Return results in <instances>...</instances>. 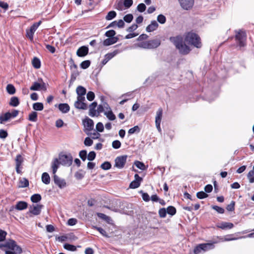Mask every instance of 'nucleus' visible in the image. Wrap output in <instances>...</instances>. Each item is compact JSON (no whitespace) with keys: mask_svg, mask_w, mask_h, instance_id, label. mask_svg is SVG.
I'll use <instances>...</instances> for the list:
<instances>
[{"mask_svg":"<svg viewBox=\"0 0 254 254\" xmlns=\"http://www.w3.org/2000/svg\"><path fill=\"white\" fill-rule=\"evenodd\" d=\"M170 41L175 45L180 53L183 55H187L190 51V47L184 43L183 37L181 35L171 37Z\"/></svg>","mask_w":254,"mask_h":254,"instance_id":"obj_1","label":"nucleus"},{"mask_svg":"<svg viewBox=\"0 0 254 254\" xmlns=\"http://www.w3.org/2000/svg\"><path fill=\"white\" fill-rule=\"evenodd\" d=\"M185 40L187 43L193 45L197 48L201 47L200 38L195 33L192 32L188 33L186 36Z\"/></svg>","mask_w":254,"mask_h":254,"instance_id":"obj_2","label":"nucleus"},{"mask_svg":"<svg viewBox=\"0 0 254 254\" xmlns=\"http://www.w3.org/2000/svg\"><path fill=\"white\" fill-rule=\"evenodd\" d=\"M2 247H5L9 249V250H16V253H17V254H21L22 253V249L19 246H17L15 242L12 240H9L4 244L0 245V248Z\"/></svg>","mask_w":254,"mask_h":254,"instance_id":"obj_3","label":"nucleus"},{"mask_svg":"<svg viewBox=\"0 0 254 254\" xmlns=\"http://www.w3.org/2000/svg\"><path fill=\"white\" fill-rule=\"evenodd\" d=\"M59 161L62 165L69 166L72 162V157L70 154H61L59 156Z\"/></svg>","mask_w":254,"mask_h":254,"instance_id":"obj_4","label":"nucleus"},{"mask_svg":"<svg viewBox=\"0 0 254 254\" xmlns=\"http://www.w3.org/2000/svg\"><path fill=\"white\" fill-rule=\"evenodd\" d=\"M235 38L240 47H243L246 45V34L245 32L241 30L237 32Z\"/></svg>","mask_w":254,"mask_h":254,"instance_id":"obj_5","label":"nucleus"},{"mask_svg":"<svg viewBox=\"0 0 254 254\" xmlns=\"http://www.w3.org/2000/svg\"><path fill=\"white\" fill-rule=\"evenodd\" d=\"M84 125V132L87 134L89 135V132L93 130L94 127V122L92 120L89 118H86L83 121Z\"/></svg>","mask_w":254,"mask_h":254,"instance_id":"obj_6","label":"nucleus"},{"mask_svg":"<svg viewBox=\"0 0 254 254\" xmlns=\"http://www.w3.org/2000/svg\"><path fill=\"white\" fill-rule=\"evenodd\" d=\"M127 156L124 155L121 156L117 157L115 159V166L119 169L123 168L127 161Z\"/></svg>","mask_w":254,"mask_h":254,"instance_id":"obj_7","label":"nucleus"},{"mask_svg":"<svg viewBox=\"0 0 254 254\" xmlns=\"http://www.w3.org/2000/svg\"><path fill=\"white\" fill-rule=\"evenodd\" d=\"M163 114V110L160 108L156 112V116L155 118V124L156 127L159 132H161V128L160 127V124L162 120Z\"/></svg>","mask_w":254,"mask_h":254,"instance_id":"obj_8","label":"nucleus"},{"mask_svg":"<svg viewBox=\"0 0 254 254\" xmlns=\"http://www.w3.org/2000/svg\"><path fill=\"white\" fill-rule=\"evenodd\" d=\"M43 207L44 206L42 204H33L29 207L28 213H32L34 215H38L40 214Z\"/></svg>","mask_w":254,"mask_h":254,"instance_id":"obj_9","label":"nucleus"},{"mask_svg":"<svg viewBox=\"0 0 254 254\" xmlns=\"http://www.w3.org/2000/svg\"><path fill=\"white\" fill-rule=\"evenodd\" d=\"M181 7L186 10H188L192 7L194 4V0H178Z\"/></svg>","mask_w":254,"mask_h":254,"instance_id":"obj_10","label":"nucleus"},{"mask_svg":"<svg viewBox=\"0 0 254 254\" xmlns=\"http://www.w3.org/2000/svg\"><path fill=\"white\" fill-rule=\"evenodd\" d=\"M142 181V178L136 174L134 175V180L132 181L129 185V188L131 189H136L140 186V183Z\"/></svg>","mask_w":254,"mask_h":254,"instance_id":"obj_11","label":"nucleus"},{"mask_svg":"<svg viewBox=\"0 0 254 254\" xmlns=\"http://www.w3.org/2000/svg\"><path fill=\"white\" fill-rule=\"evenodd\" d=\"M119 53V50H116L112 53H108L106 55H105L104 57V59L102 62V64H103V65L106 64L109 60L112 59L113 57H114Z\"/></svg>","mask_w":254,"mask_h":254,"instance_id":"obj_12","label":"nucleus"},{"mask_svg":"<svg viewBox=\"0 0 254 254\" xmlns=\"http://www.w3.org/2000/svg\"><path fill=\"white\" fill-rule=\"evenodd\" d=\"M54 181L56 185L61 189L64 188L66 186V183L64 179L59 177L57 175L54 176Z\"/></svg>","mask_w":254,"mask_h":254,"instance_id":"obj_13","label":"nucleus"},{"mask_svg":"<svg viewBox=\"0 0 254 254\" xmlns=\"http://www.w3.org/2000/svg\"><path fill=\"white\" fill-rule=\"evenodd\" d=\"M88 53V48L85 46L80 47L76 51V55L78 57H83Z\"/></svg>","mask_w":254,"mask_h":254,"instance_id":"obj_14","label":"nucleus"},{"mask_svg":"<svg viewBox=\"0 0 254 254\" xmlns=\"http://www.w3.org/2000/svg\"><path fill=\"white\" fill-rule=\"evenodd\" d=\"M217 227L223 230L231 229L233 228L234 224L230 222H222L217 224Z\"/></svg>","mask_w":254,"mask_h":254,"instance_id":"obj_15","label":"nucleus"},{"mask_svg":"<svg viewBox=\"0 0 254 254\" xmlns=\"http://www.w3.org/2000/svg\"><path fill=\"white\" fill-rule=\"evenodd\" d=\"M97 106V103L93 102L89 105V115L92 117L96 116L97 114V111L95 108Z\"/></svg>","mask_w":254,"mask_h":254,"instance_id":"obj_16","label":"nucleus"},{"mask_svg":"<svg viewBox=\"0 0 254 254\" xmlns=\"http://www.w3.org/2000/svg\"><path fill=\"white\" fill-rule=\"evenodd\" d=\"M149 49H155L159 47L161 44V41L159 39H155L148 41Z\"/></svg>","mask_w":254,"mask_h":254,"instance_id":"obj_17","label":"nucleus"},{"mask_svg":"<svg viewBox=\"0 0 254 254\" xmlns=\"http://www.w3.org/2000/svg\"><path fill=\"white\" fill-rule=\"evenodd\" d=\"M37 28L36 26H34L33 24L31 26L29 30H26V36L28 37L31 41L33 40V35L37 30Z\"/></svg>","mask_w":254,"mask_h":254,"instance_id":"obj_18","label":"nucleus"},{"mask_svg":"<svg viewBox=\"0 0 254 254\" xmlns=\"http://www.w3.org/2000/svg\"><path fill=\"white\" fill-rule=\"evenodd\" d=\"M118 40V37L109 38L104 40L103 44L105 46H108L116 43Z\"/></svg>","mask_w":254,"mask_h":254,"instance_id":"obj_19","label":"nucleus"},{"mask_svg":"<svg viewBox=\"0 0 254 254\" xmlns=\"http://www.w3.org/2000/svg\"><path fill=\"white\" fill-rule=\"evenodd\" d=\"M158 27V23L155 20H153L151 22V23L147 26L146 30L148 32H152L155 30Z\"/></svg>","mask_w":254,"mask_h":254,"instance_id":"obj_20","label":"nucleus"},{"mask_svg":"<svg viewBox=\"0 0 254 254\" xmlns=\"http://www.w3.org/2000/svg\"><path fill=\"white\" fill-rule=\"evenodd\" d=\"M58 108L60 111L64 114L67 113L70 110L69 106L66 103H61L59 104Z\"/></svg>","mask_w":254,"mask_h":254,"instance_id":"obj_21","label":"nucleus"},{"mask_svg":"<svg viewBox=\"0 0 254 254\" xmlns=\"http://www.w3.org/2000/svg\"><path fill=\"white\" fill-rule=\"evenodd\" d=\"M28 206V204L25 201H20L17 202L15 208L18 210H22L26 209Z\"/></svg>","mask_w":254,"mask_h":254,"instance_id":"obj_22","label":"nucleus"},{"mask_svg":"<svg viewBox=\"0 0 254 254\" xmlns=\"http://www.w3.org/2000/svg\"><path fill=\"white\" fill-rule=\"evenodd\" d=\"M74 107L78 109L86 110L88 108L87 104L84 102L75 101L74 103Z\"/></svg>","mask_w":254,"mask_h":254,"instance_id":"obj_23","label":"nucleus"},{"mask_svg":"<svg viewBox=\"0 0 254 254\" xmlns=\"http://www.w3.org/2000/svg\"><path fill=\"white\" fill-rule=\"evenodd\" d=\"M10 112H8L5 113L3 115L0 116V123L2 124H4L5 122L8 121L10 119H12L10 116Z\"/></svg>","mask_w":254,"mask_h":254,"instance_id":"obj_24","label":"nucleus"},{"mask_svg":"<svg viewBox=\"0 0 254 254\" xmlns=\"http://www.w3.org/2000/svg\"><path fill=\"white\" fill-rule=\"evenodd\" d=\"M9 104L12 107L18 106L19 104V101L18 97L15 96L12 97L10 98Z\"/></svg>","mask_w":254,"mask_h":254,"instance_id":"obj_25","label":"nucleus"},{"mask_svg":"<svg viewBox=\"0 0 254 254\" xmlns=\"http://www.w3.org/2000/svg\"><path fill=\"white\" fill-rule=\"evenodd\" d=\"M201 247L202 248V252H204L213 249L214 246L213 244L207 243L201 244Z\"/></svg>","mask_w":254,"mask_h":254,"instance_id":"obj_26","label":"nucleus"},{"mask_svg":"<svg viewBox=\"0 0 254 254\" xmlns=\"http://www.w3.org/2000/svg\"><path fill=\"white\" fill-rule=\"evenodd\" d=\"M42 181L45 184L48 185L50 183V177L49 175L46 173H43L42 175Z\"/></svg>","mask_w":254,"mask_h":254,"instance_id":"obj_27","label":"nucleus"},{"mask_svg":"<svg viewBox=\"0 0 254 254\" xmlns=\"http://www.w3.org/2000/svg\"><path fill=\"white\" fill-rule=\"evenodd\" d=\"M77 96L85 95L86 93V89L82 86H78L76 89Z\"/></svg>","mask_w":254,"mask_h":254,"instance_id":"obj_28","label":"nucleus"},{"mask_svg":"<svg viewBox=\"0 0 254 254\" xmlns=\"http://www.w3.org/2000/svg\"><path fill=\"white\" fill-rule=\"evenodd\" d=\"M104 115L110 121H114L116 119V116L112 110L104 112Z\"/></svg>","mask_w":254,"mask_h":254,"instance_id":"obj_29","label":"nucleus"},{"mask_svg":"<svg viewBox=\"0 0 254 254\" xmlns=\"http://www.w3.org/2000/svg\"><path fill=\"white\" fill-rule=\"evenodd\" d=\"M33 109L35 111H42L44 109L43 104L41 102L35 103L33 104Z\"/></svg>","mask_w":254,"mask_h":254,"instance_id":"obj_30","label":"nucleus"},{"mask_svg":"<svg viewBox=\"0 0 254 254\" xmlns=\"http://www.w3.org/2000/svg\"><path fill=\"white\" fill-rule=\"evenodd\" d=\"M32 65L35 68H39L41 66V62L40 60L37 57H34L32 60Z\"/></svg>","mask_w":254,"mask_h":254,"instance_id":"obj_31","label":"nucleus"},{"mask_svg":"<svg viewBox=\"0 0 254 254\" xmlns=\"http://www.w3.org/2000/svg\"><path fill=\"white\" fill-rule=\"evenodd\" d=\"M41 196L40 194L36 193L31 196V200L34 203H37L41 200Z\"/></svg>","mask_w":254,"mask_h":254,"instance_id":"obj_32","label":"nucleus"},{"mask_svg":"<svg viewBox=\"0 0 254 254\" xmlns=\"http://www.w3.org/2000/svg\"><path fill=\"white\" fill-rule=\"evenodd\" d=\"M6 89L8 93L10 95L14 94L15 93V88L12 84H8L6 86Z\"/></svg>","mask_w":254,"mask_h":254,"instance_id":"obj_33","label":"nucleus"},{"mask_svg":"<svg viewBox=\"0 0 254 254\" xmlns=\"http://www.w3.org/2000/svg\"><path fill=\"white\" fill-rule=\"evenodd\" d=\"M117 15L116 11L112 10L109 11L107 15L106 16V19L107 20H111L114 18Z\"/></svg>","mask_w":254,"mask_h":254,"instance_id":"obj_34","label":"nucleus"},{"mask_svg":"<svg viewBox=\"0 0 254 254\" xmlns=\"http://www.w3.org/2000/svg\"><path fill=\"white\" fill-rule=\"evenodd\" d=\"M134 165L137 168L141 170H145L147 169V167L145 166L143 162H140L139 161H135Z\"/></svg>","mask_w":254,"mask_h":254,"instance_id":"obj_35","label":"nucleus"},{"mask_svg":"<svg viewBox=\"0 0 254 254\" xmlns=\"http://www.w3.org/2000/svg\"><path fill=\"white\" fill-rule=\"evenodd\" d=\"M29 120L35 122L37 120V113L36 112H32L29 115Z\"/></svg>","mask_w":254,"mask_h":254,"instance_id":"obj_36","label":"nucleus"},{"mask_svg":"<svg viewBox=\"0 0 254 254\" xmlns=\"http://www.w3.org/2000/svg\"><path fill=\"white\" fill-rule=\"evenodd\" d=\"M23 162V159L22 156L20 154L17 155L15 158L16 166L18 167H20Z\"/></svg>","mask_w":254,"mask_h":254,"instance_id":"obj_37","label":"nucleus"},{"mask_svg":"<svg viewBox=\"0 0 254 254\" xmlns=\"http://www.w3.org/2000/svg\"><path fill=\"white\" fill-rule=\"evenodd\" d=\"M167 213L172 216L175 215L176 213V208L173 206H169L166 209Z\"/></svg>","mask_w":254,"mask_h":254,"instance_id":"obj_38","label":"nucleus"},{"mask_svg":"<svg viewBox=\"0 0 254 254\" xmlns=\"http://www.w3.org/2000/svg\"><path fill=\"white\" fill-rule=\"evenodd\" d=\"M41 83L37 82H34L33 85L30 87V89L32 91H38L40 89Z\"/></svg>","mask_w":254,"mask_h":254,"instance_id":"obj_39","label":"nucleus"},{"mask_svg":"<svg viewBox=\"0 0 254 254\" xmlns=\"http://www.w3.org/2000/svg\"><path fill=\"white\" fill-rule=\"evenodd\" d=\"M64 248L68 251L72 252L75 251L76 250V248L75 246L67 243L65 244L64 245Z\"/></svg>","mask_w":254,"mask_h":254,"instance_id":"obj_40","label":"nucleus"},{"mask_svg":"<svg viewBox=\"0 0 254 254\" xmlns=\"http://www.w3.org/2000/svg\"><path fill=\"white\" fill-rule=\"evenodd\" d=\"M137 46L143 49H149L148 41L140 42L137 44Z\"/></svg>","mask_w":254,"mask_h":254,"instance_id":"obj_41","label":"nucleus"},{"mask_svg":"<svg viewBox=\"0 0 254 254\" xmlns=\"http://www.w3.org/2000/svg\"><path fill=\"white\" fill-rule=\"evenodd\" d=\"M20 186L22 188L27 187L29 186V181L25 178H23L20 180Z\"/></svg>","mask_w":254,"mask_h":254,"instance_id":"obj_42","label":"nucleus"},{"mask_svg":"<svg viewBox=\"0 0 254 254\" xmlns=\"http://www.w3.org/2000/svg\"><path fill=\"white\" fill-rule=\"evenodd\" d=\"M111 164L108 161H106L102 163L101 165V168L104 170H108L111 168Z\"/></svg>","mask_w":254,"mask_h":254,"instance_id":"obj_43","label":"nucleus"},{"mask_svg":"<svg viewBox=\"0 0 254 254\" xmlns=\"http://www.w3.org/2000/svg\"><path fill=\"white\" fill-rule=\"evenodd\" d=\"M157 20L160 24H163L166 21V18L164 15L161 14L158 15Z\"/></svg>","mask_w":254,"mask_h":254,"instance_id":"obj_44","label":"nucleus"},{"mask_svg":"<svg viewBox=\"0 0 254 254\" xmlns=\"http://www.w3.org/2000/svg\"><path fill=\"white\" fill-rule=\"evenodd\" d=\"M79 156L82 161H85L86 158H87V151L85 150L80 151L79 153Z\"/></svg>","mask_w":254,"mask_h":254,"instance_id":"obj_45","label":"nucleus"},{"mask_svg":"<svg viewBox=\"0 0 254 254\" xmlns=\"http://www.w3.org/2000/svg\"><path fill=\"white\" fill-rule=\"evenodd\" d=\"M84 174L85 172L82 170H79L75 173L74 176L77 179L81 180L84 177Z\"/></svg>","mask_w":254,"mask_h":254,"instance_id":"obj_46","label":"nucleus"},{"mask_svg":"<svg viewBox=\"0 0 254 254\" xmlns=\"http://www.w3.org/2000/svg\"><path fill=\"white\" fill-rule=\"evenodd\" d=\"M133 16L132 14H127L124 16L123 19L127 23H130L133 20Z\"/></svg>","mask_w":254,"mask_h":254,"instance_id":"obj_47","label":"nucleus"},{"mask_svg":"<svg viewBox=\"0 0 254 254\" xmlns=\"http://www.w3.org/2000/svg\"><path fill=\"white\" fill-rule=\"evenodd\" d=\"M91 62L89 60H86L80 64V67L82 69L87 68L90 65Z\"/></svg>","mask_w":254,"mask_h":254,"instance_id":"obj_48","label":"nucleus"},{"mask_svg":"<svg viewBox=\"0 0 254 254\" xmlns=\"http://www.w3.org/2000/svg\"><path fill=\"white\" fill-rule=\"evenodd\" d=\"M94 228L98 231L103 236L109 238V236L107 234V232L103 228L98 227L97 226H94Z\"/></svg>","mask_w":254,"mask_h":254,"instance_id":"obj_49","label":"nucleus"},{"mask_svg":"<svg viewBox=\"0 0 254 254\" xmlns=\"http://www.w3.org/2000/svg\"><path fill=\"white\" fill-rule=\"evenodd\" d=\"M116 31L114 30H110L109 31H107L105 35L109 38H113L115 37V35H116Z\"/></svg>","mask_w":254,"mask_h":254,"instance_id":"obj_50","label":"nucleus"},{"mask_svg":"<svg viewBox=\"0 0 254 254\" xmlns=\"http://www.w3.org/2000/svg\"><path fill=\"white\" fill-rule=\"evenodd\" d=\"M196 196L199 199H203L208 196V194L203 191H199L196 193Z\"/></svg>","mask_w":254,"mask_h":254,"instance_id":"obj_51","label":"nucleus"},{"mask_svg":"<svg viewBox=\"0 0 254 254\" xmlns=\"http://www.w3.org/2000/svg\"><path fill=\"white\" fill-rule=\"evenodd\" d=\"M139 131H140L139 127H138V126H134L133 127L130 128L128 131V133L131 134L136 132H139Z\"/></svg>","mask_w":254,"mask_h":254,"instance_id":"obj_52","label":"nucleus"},{"mask_svg":"<svg viewBox=\"0 0 254 254\" xmlns=\"http://www.w3.org/2000/svg\"><path fill=\"white\" fill-rule=\"evenodd\" d=\"M212 208L215 210H216L218 213L220 214H223L224 213V209L222 207H219L217 205H213L212 206Z\"/></svg>","mask_w":254,"mask_h":254,"instance_id":"obj_53","label":"nucleus"},{"mask_svg":"<svg viewBox=\"0 0 254 254\" xmlns=\"http://www.w3.org/2000/svg\"><path fill=\"white\" fill-rule=\"evenodd\" d=\"M146 5L143 3H139L137 6V10L140 12H144L146 9Z\"/></svg>","mask_w":254,"mask_h":254,"instance_id":"obj_54","label":"nucleus"},{"mask_svg":"<svg viewBox=\"0 0 254 254\" xmlns=\"http://www.w3.org/2000/svg\"><path fill=\"white\" fill-rule=\"evenodd\" d=\"M159 215L161 218H165L166 216L167 211L165 208H160L159 210Z\"/></svg>","mask_w":254,"mask_h":254,"instance_id":"obj_55","label":"nucleus"},{"mask_svg":"<svg viewBox=\"0 0 254 254\" xmlns=\"http://www.w3.org/2000/svg\"><path fill=\"white\" fill-rule=\"evenodd\" d=\"M235 201H232L231 202V203L227 206V207H226L227 210L229 211H234L235 209Z\"/></svg>","mask_w":254,"mask_h":254,"instance_id":"obj_56","label":"nucleus"},{"mask_svg":"<svg viewBox=\"0 0 254 254\" xmlns=\"http://www.w3.org/2000/svg\"><path fill=\"white\" fill-rule=\"evenodd\" d=\"M86 97L89 101H92L94 99L95 94L92 91H89L87 93Z\"/></svg>","mask_w":254,"mask_h":254,"instance_id":"obj_57","label":"nucleus"},{"mask_svg":"<svg viewBox=\"0 0 254 254\" xmlns=\"http://www.w3.org/2000/svg\"><path fill=\"white\" fill-rule=\"evenodd\" d=\"M96 155V153L94 151H90L88 154L87 159L89 161H92L95 158Z\"/></svg>","mask_w":254,"mask_h":254,"instance_id":"obj_58","label":"nucleus"},{"mask_svg":"<svg viewBox=\"0 0 254 254\" xmlns=\"http://www.w3.org/2000/svg\"><path fill=\"white\" fill-rule=\"evenodd\" d=\"M93 140L89 137H87L85 138L84 143L85 146H90L93 144Z\"/></svg>","mask_w":254,"mask_h":254,"instance_id":"obj_59","label":"nucleus"},{"mask_svg":"<svg viewBox=\"0 0 254 254\" xmlns=\"http://www.w3.org/2000/svg\"><path fill=\"white\" fill-rule=\"evenodd\" d=\"M121 146V143L119 140H114L112 142V147L115 149H119Z\"/></svg>","mask_w":254,"mask_h":254,"instance_id":"obj_60","label":"nucleus"},{"mask_svg":"<svg viewBox=\"0 0 254 254\" xmlns=\"http://www.w3.org/2000/svg\"><path fill=\"white\" fill-rule=\"evenodd\" d=\"M132 0H124V5L127 8H129L132 5Z\"/></svg>","mask_w":254,"mask_h":254,"instance_id":"obj_61","label":"nucleus"},{"mask_svg":"<svg viewBox=\"0 0 254 254\" xmlns=\"http://www.w3.org/2000/svg\"><path fill=\"white\" fill-rule=\"evenodd\" d=\"M96 128L99 132H103L104 130V126L102 123L99 122L96 126Z\"/></svg>","mask_w":254,"mask_h":254,"instance_id":"obj_62","label":"nucleus"},{"mask_svg":"<svg viewBox=\"0 0 254 254\" xmlns=\"http://www.w3.org/2000/svg\"><path fill=\"white\" fill-rule=\"evenodd\" d=\"M8 136L7 132L2 129H0V138L4 139Z\"/></svg>","mask_w":254,"mask_h":254,"instance_id":"obj_63","label":"nucleus"},{"mask_svg":"<svg viewBox=\"0 0 254 254\" xmlns=\"http://www.w3.org/2000/svg\"><path fill=\"white\" fill-rule=\"evenodd\" d=\"M79 74V72L77 70V68H76V69H73L72 70V72L71 74V77L73 79H76V78L77 76H78Z\"/></svg>","mask_w":254,"mask_h":254,"instance_id":"obj_64","label":"nucleus"}]
</instances>
